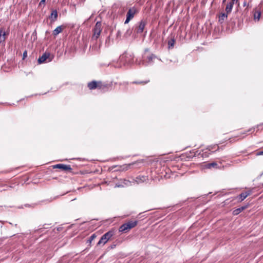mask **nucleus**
Here are the masks:
<instances>
[{
    "instance_id": "18",
    "label": "nucleus",
    "mask_w": 263,
    "mask_h": 263,
    "mask_svg": "<svg viewBox=\"0 0 263 263\" xmlns=\"http://www.w3.org/2000/svg\"><path fill=\"white\" fill-rule=\"evenodd\" d=\"M217 165H218L216 162H212L206 164L205 167L207 168H211L212 167L216 168L217 167Z\"/></svg>"
},
{
    "instance_id": "25",
    "label": "nucleus",
    "mask_w": 263,
    "mask_h": 263,
    "mask_svg": "<svg viewBox=\"0 0 263 263\" xmlns=\"http://www.w3.org/2000/svg\"><path fill=\"white\" fill-rule=\"evenodd\" d=\"M96 237V236L95 234H92L90 237V241H91L92 240L95 238Z\"/></svg>"
},
{
    "instance_id": "12",
    "label": "nucleus",
    "mask_w": 263,
    "mask_h": 263,
    "mask_svg": "<svg viewBox=\"0 0 263 263\" xmlns=\"http://www.w3.org/2000/svg\"><path fill=\"white\" fill-rule=\"evenodd\" d=\"M227 13H221L219 16V22L220 23H222L228 17Z\"/></svg>"
},
{
    "instance_id": "27",
    "label": "nucleus",
    "mask_w": 263,
    "mask_h": 263,
    "mask_svg": "<svg viewBox=\"0 0 263 263\" xmlns=\"http://www.w3.org/2000/svg\"><path fill=\"white\" fill-rule=\"evenodd\" d=\"M247 208V206L246 205V206H242L241 207H240V208L241 209V210L242 211H243L244 210H245L246 208Z\"/></svg>"
},
{
    "instance_id": "16",
    "label": "nucleus",
    "mask_w": 263,
    "mask_h": 263,
    "mask_svg": "<svg viewBox=\"0 0 263 263\" xmlns=\"http://www.w3.org/2000/svg\"><path fill=\"white\" fill-rule=\"evenodd\" d=\"M62 31V28L61 26L57 27L53 31V35L57 36Z\"/></svg>"
},
{
    "instance_id": "29",
    "label": "nucleus",
    "mask_w": 263,
    "mask_h": 263,
    "mask_svg": "<svg viewBox=\"0 0 263 263\" xmlns=\"http://www.w3.org/2000/svg\"><path fill=\"white\" fill-rule=\"evenodd\" d=\"M243 6H248V4H247V2H246V1H245V2H243Z\"/></svg>"
},
{
    "instance_id": "32",
    "label": "nucleus",
    "mask_w": 263,
    "mask_h": 263,
    "mask_svg": "<svg viewBox=\"0 0 263 263\" xmlns=\"http://www.w3.org/2000/svg\"><path fill=\"white\" fill-rule=\"evenodd\" d=\"M116 245H114L112 246H111V248H114L115 247Z\"/></svg>"
},
{
    "instance_id": "17",
    "label": "nucleus",
    "mask_w": 263,
    "mask_h": 263,
    "mask_svg": "<svg viewBox=\"0 0 263 263\" xmlns=\"http://www.w3.org/2000/svg\"><path fill=\"white\" fill-rule=\"evenodd\" d=\"M175 43V40L174 38L171 39L168 42V48H173Z\"/></svg>"
},
{
    "instance_id": "8",
    "label": "nucleus",
    "mask_w": 263,
    "mask_h": 263,
    "mask_svg": "<svg viewBox=\"0 0 263 263\" xmlns=\"http://www.w3.org/2000/svg\"><path fill=\"white\" fill-rule=\"evenodd\" d=\"M145 25H146V23L145 21H142V20L139 23V26L137 28V32L138 33H142L144 30V28L145 26Z\"/></svg>"
},
{
    "instance_id": "10",
    "label": "nucleus",
    "mask_w": 263,
    "mask_h": 263,
    "mask_svg": "<svg viewBox=\"0 0 263 263\" xmlns=\"http://www.w3.org/2000/svg\"><path fill=\"white\" fill-rule=\"evenodd\" d=\"M260 16H261L260 10H258L257 9L255 10L254 11V14H253L254 20L255 21H258L260 19Z\"/></svg>"
},
{
    "instance_id": "14",
    "label": "nucleus",
    "mask_w": 263,
    "mask_h": 263,
    "mask_svg": "<svg viewBox=\"0 0 263 263\" xmlns=\"http://www.w3.org/2000/svg\"><path fill=\"white\" fill-rule=\"evenodd\" d=\"M156 58V56L153 54L148 56L146 59V62L147 64H151L153 63V60Z\"/></svg>"
},
{
    "instance_id": "26",
    "label": "nucleus",
    "mask_w": 263,
    "mask_h": 263,
    "mask_svg": "<svg viewBox=\"0 0 263 263\" xmlns=\"http://www.w3.org/2000/svg\"><path fill=\"white\" fill-rule=\"evenodd\" d=\"M238 1L239 0H232L231 2H230V3H232L233 5H234V3L235 2L236 3H238Z\"/></svg>"
},
{
    "instance_id": "28",
    "label": "nucleus",
    "mask_w": 263,
    "mask_h": 263,
    "mask_svg": "<svg viewBox=\"0 0 263 263\" xmlns=\"http://www.w3.org/2000/svg\"><path fill=\"white\" fill-rule=\"evenodd\" d=\"M257 155H258V156L263 155V151H260V152H258L257 153Z\"/></svg>"
},
{
    "instance_id": "33",
    "label": "nucleus",
    "mask_w": 263,
    "mask_h": 263,
    "mask_svg": "<svg viewBox=\"0 0 263 263\" xmlns=\"http://www.w3.org/2000/svg\"><path fill=\"white\" fill-rule=\"evenodd\" d=\"M226 0H222V3H224L226 2Z\"/></svg>"
},
{
    "instance_id": "30",
    "label": "nucleus",
    "mask_w": 263,
    "mask_h": 263,
    "mask_svg": "<svg viewBox=\"0 0 263 263\" xmlns=\"http://www.w3.org/2000/svg\"><path fill=\"white\" fill-rule=\"evenodd\" d=\"M26 55H27V51H25L23 53V57H25Z\"/></svg>"
},
{
    "instance_id": "1",
    "label": "nucleus",
    "mask_w": 263,
    "mask_h": 263,
    "mask_svg": "<svg viewBox=\"0 0 263 263\" xmlns=\"http://www.w3.org/2000/svg\"><path fill=\"white\" fill-rule=\"evenodd\" d=\"M138 223V221L137 220L135 221H129L126 223H125L122 224L119 229V231L121 232H126L131 229L135 227Z\"/></svg>"
},
{
    "instance_id": "7",
    "label": "nucleus",
    "mask_w": 263,
    "mask_h": 263,
    "mask_svg": "<svg viewBox=\"0 0 263 263\" xmlns=\"http://www.w3.org/2000/svg\"><path fill=\"white\" fill-rule=\"evenodd\" d=\"M101 82H97L96 81H92L88 83V87L90 89H94L99 87V84H101Z\"/></svg>"
},
{
    "instance_id": "4",
    "label": "nucleus",
    "mask_w": 263,
    "mask_h": 263,
    "mask_svg": "<svg viewBox=\"0 0 263 263\" xmlns=\"http://www.w3.org/2000/svg\"><path fill=\"white\" fill-rule=\"evenodd\" d=\"M53 58V56H51L49 52H45L42 56L40 57L38 63L41 64L44 62H49L52 60Z\"/></svg>"
},
{
    "instance_id": "19",
    "label": "nucleus",
    "mask_w": 263,
    "mask_h": 263,
    "mask_svg": "<svg viewBox=\"0 0 263 263\" xmlns=\"http://www.w3.org/2000/svg\"><path fill=\"white\" fill-rule=\"evenodd\" d=\"M145 180H146L145 177H144V176L140 177L139 176V177H138L136 178V181L138 183H139L140 182L144 181Z\"/></svg>"
},
{
    "instance_id": "24",
    "label": "nucleus",
    "mask_w": 263,
    "mask_h": 263,
    "mask_svg": "<svg viewBox=\"0 0 263 263\" xmlns=\"http://www.w3.org/2000/svg\"><path fill=\"white\" fill-rule=\"evenodd\" d=\"M126 58V56L123 55L122 57H120V59L121 61H123L125 60V59Z\"/></svg>"
},
{
    "instance_id": "31",
    "label": "nucleus",
    "mask_w": 263,
    "mask_h": 263,
    "mask_svg": "<svg viewBox=\"0 0 263 263\" xmlns=\"http://www.w3.org/2000/svg\"><path fill=\"white\" fill-rule=\"evenodd\" d=\"M262 4H263V1H262L260 2V4H259V6H261Z\"/></svg>"
},
{
    "instance_id": "21",
    "label": "nucleus",
    "mask_w": 263,
    "mask_h": 263,
    "mask_svg": "<svg viewBox=\"0 0 263 263\" xmlns=\"http://www.w3.org/2000/svg\"><path fill=\"white\" fill-rule=\"evenodd\" d=\"M241 212H242V211L241 210V209L240 208H237V209L234 210L233 211V214L234 215H237Z\"/></svg>"
},
{
    "instance_id": "23",
    "label": "nucleus",
    "mask_w": 263,
    "mask_h": 263,
    "mask_svg": "<svg viewBox=\"0 0 263 263\" xmlns=\"http://www.w3.org/2000/svg\"><path fill=\"white\" fill-rule=\"evenodd\" d=\"M46 0H41L39 3V6H41L42 5H44Z\"/></svg>"
},
{
    "instance_id": "20",
    "label": "nucleus",
    "mask_w": 263,
    "mask_h": 263,
    "mask_svg": "<svg viewBox=\"0 0 263 263\" xmlns=\"http://www.w3.org/2000/svg\"><path fill=\"white\" fill-rule=\"evenodd\" d=\"M149 82V80H147L145 81H134L132 82L133 84H142L144 85Z\"/></svg>"
},
{
    "instance_id": "13",
    "label": "nucleus",
    "mask_w": 263,
    "mask_h": 263,
    "mask_svg": "<svg viewBox=\"0 0 263 263\" xmlns=\"http://www.w3.org/2000/svg\"><path fill=\"white\" fill-rule=\"evenodd\" d=\"M6 40V32L3 29L0 30V43L4 42Z\"/></svg>"
},
{
    "instance_id": "5",
    "label": "nucleus",
    "mask_w": 263,
    "mask_h": 263,
    "mask_svg": "<svg viewBox=\"0 0 263 263\" xmlns=\"http://www.w3.org/2000/svg\"><path fill=\"white\" fill-rule=\"evenodd\" d=\"M138 12L137 9L135 7L130 8L127 14L126 19L124 22L125 24H127L128 22L134 17L135 15Z\"/></svg>"
},
{
    "instance_id": "34",
    "label": "nucleus",
    "mask_w": 263,
    "mask_h": 263,
    "mask_svg": "<svg viewBox=\"0 0 263 263\" xmlns=\"http://www.w3.org/2000/svg\"><path fill=\"white\" fill-rule=\"evenodd\" d=\"M2 222H3L2 221H1Z\"/></svg>"
},
{
    "instance_id": "15",
    "label": "nucleus",
    "mask_w": 263,
    "mask_h": 263,
    "mask_svg": "<svg viewBox=\"0 0 263 263\" xmlns=\"http://www.w3.org/2000/svg\"><path fill=\"white\" fill-rule=\"evenodd\" d=\"M233 7V5L232 3L229 2V3L227 4L226 8V11L227 13V14H229L231 12Z\"/></svg>"
},
{
    "instance_id": "22",
    "label": "nucleus",
    "mask_w": 263,
    "mask_h": 263,
    "mask_svg": "<svg viewBox=\"0 0 263 263\" xmlns=\"http://www.w3.org/2000/svg\"><path fill=\"white\" fill-rule=\"evenodd\" d=\"M218 147H219L218 145H215L214 146H209V151L213 150L212 152H213L216 151L218 149Z\"/></svg>"
},
{
    "instance_id": "3",
    "label": "nucleus",
    "mask_w": 263,
    "mask_h": 263,
    "mask_svg": "<svg viewBox=\"0 0 263 263\" xmlns=\"http://www.w3.org/2000/svg\"><path fill=\"white\" fill-rule=\"evenodd\" d=\"M102 27L101 22L98 21L96 23L93 29V35L92 39L97 40L99 37L100 33L102 31Z\"/></svg>"
},
{
    "instance_id": "9",
    "label": "nucleus",
    "mask_w": 263,
    "mask_h": 263,
    "mask_svg": "<svg viewBox=\"0 0 263 263\" xmlns=\"http://www.w3.org/2000/svg\"><path fill=\"white\" fill-rule=\"evenodd\" d=\"M251 191H247L244 193H241L238 197L240 199V201H243L245 199H246L248 196H249L251 194Z\"/></svg>"
},
{
    "instance_id": "11",
    "label": "nucleus",
    "mask_w": 263,
    "mask_h": 263,
    "mask_svg": "<svg viewBox=\"0 0 263 263\" xmlns=\"http://www.w3.org/2000/svg\"><path fill=\"white\" fill-rule=\"evenodd\" d=\"M58 18V12L56 10H53L51 13L50 18L52 22H54L57 20Z\"/></svg>"
},
{
    "instance_id": "6",
    "label": "nucleus",
    "mask_w": 263,
    "mask_h": 263,
    "mask_svg": "<svg viewBox=\"0 0 263 263\" xmlns=\"http://www.w3.org/2000/svg\"><path fill=\"white\" fill-rule=\"evenodd\" d=\"M54 168L61 169L65 171H71L72 168L70 165L58 164L54 166Z\"/></svg>"
},
{
    "instance_id": "2",
    "label": "nucleus",
    "mask_w": 263,
    "mask_h": 263,
    "mask_svg": "<svg viewBox=\"0 0 263 263\" xmlns=\"http://www.w3.org/2000/svg\"><path fill=\"white\" fill-rule=\"evenodd\" d=\"M115 234L114 230H110L102 236L98 242V245H104Z\"/></svg>"
}]
</instances>
